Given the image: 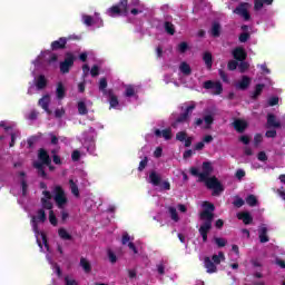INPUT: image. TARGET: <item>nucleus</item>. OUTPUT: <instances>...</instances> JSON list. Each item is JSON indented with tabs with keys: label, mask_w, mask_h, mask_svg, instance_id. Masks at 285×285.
Segmentation results:
<instances>
[{
	"label": "nucleus",
	"mask_w": 285,
	"mask_h": 285,
	"mask_svg": "<svg viewBox=\"0 0 285 285\" xmlns=\"http://www.w3.org/2000/svg\"><path fill=\"white\" fill-rule=\"evenodd\" d=\"M213 164L210 161L203 163V173H200V183L205 184L208 190H212L213 197H219L224 193V184L216 176L213 175Z\"/></svg>",
	"instance_id": "f257e3e1"
},
{
	"label": "nucleus",
	"mask_w": 285,
	"mask_h": 285,
	"mask_svg": "<svg viewBox=\"0 0 285 285\" xmlns=\"http://www.w3.org/2000/svg\"><path fill=\"white\" fill-rule=\"evenodd\" d=\"M203 207L205 208L200 214L199 218L203 224L200 225L198 233L203 237L204 244L208 242V233L213 230V220L215 219V204L210 202H204Z\"/></svg>",
	"instance_id": "f03ea898"
},
{
	"label": "nucleus",
	"mask_w": 285,
	"mask_h": 285,
	"mask_svg": "<svg viewBox=\"0 0 285 285\" xmlns=\"http://www.w3.org/2000/svg\"><path fill=\"white\" fill-rule=\"evenodd\" d=\"M224 259H226V256L224 255V252H219L218 255L214 254L210 257L206 256L204 258V266L207 271V273L213 274V273H217V266L218 264H222V262H224Z\"/></svg>",
	"instance_id": "7ed1b4c3"
},
{
	"label": "nucleus",
	"mask_w": 285,
	"mask_h": 285,
	"mask_svg": "<svg viewBox=\"0 0 285 285\" xmlns=\"http://www.w3.org/2000/svg\"><path fill=\"white\" fill-rule=\"evenodd\" d=\"M129 11L130 4H128V0H120L119 3L107 9V14L108 17H126Z\"/></svg>",
	"instance_id": "20e7f679"
},
{
	"label": "nucleus",
	"mask_w": 285,
	"mask_h": 285,
	"mask_svg": "<svg viewBox=\"0 0 285 285\" xmlns=\"http://www.w3.org/2000/svg\"><path fill=\"white\" fill-rule=\"evenodd\" d=\"M53 194H55L53 199L58 208H63L66 204H68V198L66 197V191L63 190V187L59 185L56 186L53 189Z\"/></svg>",
	"instance_id": "39448f33"
},
{
	"label": "nucleus",
	"mask_w": 285,
	"mask_h": 285,
	"mask_svg": "<svg viewBox=\"0 0 285 285\" xmlns=\"http://www.w3.org/2000/svg\"><path fill=\"white\" fill-rule=\"evenodd\" d=\"M75 66V55L72 52H67L65 56V60L60 62V72L61 75H68L70 72V68Z\"/></svg>",
	"instance_id": "423d86ee"
},
{
	"label": "nucleus",
	"mask_w": 285,
	"mask_h": 285,
	"mask_svg": "<svg viewBox=\"0 0 285 285\" xmlns=\"http://www.w3.org/2000/svg\"><path fill=\"white\" fill-rule=\"evenodd\" d=\"M203 88H205V90H215L214 95H222V92H224V86L220 81L215 82L213 80H207L204 82Z\"/></svg>",
	"instance_id": "0eeeda50"
},
{
	"label": "nucleus",
	"mask_w": 285,
	"mask_h": 285,
	"mask_svg": "<svg viewBox=\"0 0 285 285\" xmlns=\"http://www.w3.org/2000/svg\"><path fill=\"white\" fill-rule=\"evenodd\" d=\"M234 14H238V17H243L245 21H250V13L248 12V3L240 2L235 9Z\"/></svg>",
	"instance_id": "6e6552de"
},
{
	"label": "nucleus",
	"mask_w": 285,
	"mask_h": 285,
	"mask_svg": "<svg viewBox=\"0 0 285 285\" xmlns=\"http://www.w3.org/2000/svg\"><path fill=\"white\" fill-rule=\"evenodd\" d=\"M195 109V105H189L186 109L185 112L180 114L175 122L171 125L173 128H177V124H184L186 121H188V117H190V115H193V110Z\"/></svg>",
	"instance_id": "1a4fd4ad"
},
{
	"label": "nucleus",
	"mask_w": 285,
	"mask_h": 285,
	"mask_svg": "<svg viewBox=\"0 0 285 285\" xmlns=\"http://www.w3.org/2000/svg\"><path fill=\"white\" fill-rule=\"evenodd\" d=\"M46 210L38 209L37 216H32L31 224L33 226L35 233H39V225H37V222H41L42 224L46 222Z\"/></svg>",
	"instance_id": "9d476101"
},
{
	"label": "nucleus",
	"mask_w": 285,
	"mask_h": 285,
	"mask_svg": "<svg viewBox=\"0 0 285 285\" xmlns=\"http://www.w3.org/2000/svg\"><path fill=\"white\" fill-rule=\"evenodd\" d=\"M38 159L39 164H42L45 166H50L52 164V159L50 158V155L45 148H40L38 150Z\"/></svg>",
	"instance_id": "9b49d317"
},
{
	"label": "nucleus",
	"mask_w": 285,
	"mask_h": 285,
	"mask_svg": "<svg viewBox=\"0 0 285 285\" xmlns=\"http://www.w3.org/2000/svg\"><path fill=\"white\" fill-rule=\"evenodd\" d=\"M232 55L236 61H246V58L248 57V53H246V49L243 47H236L233 51Z\"/></svg>",
	"instance_id": "f8f14e48"
},
{
	"label": "nucleus",
	"mask_w": 285,
	"mask_h": 285,
	"mask_svg": "<svg viewBox=\"0 0 285 285\" xmlns=\"http://www.w3.org/2000/svg\"><path fill=\"white\" fill-rule=\"evenodd\" d=\"M68 45V39L66 37H60L58 40L51 42V50H66V46Z\"/></svg>",
	"instance_id": "ddd939ff"
},
{
	"label": "nucleus",
	"mask_w": 285,
	"mask_h": 285,
	"mask_svg": "<svg viewBox=\"0 0 285 285\" xmlns=\"http://www.w3.org/2000/svg\"><path fill=\"white\" fill-rule=\"evenodd\" d=\"M105 97H108L109 108H117L119 106V98L115 95V90L108 89V94Z\"/></svg>",
	"instance_id": "4468645a"
},
{
	"label": "nucleus",
	"mask_w": 285,
	"mask_h": 285,
	"mask_svg": "<svg viewBox=\"0 0 285 285\" xmlns=\"http://www.w3.org/2000/svg\"><path fill=\"white\" fill-rule=\"evenodd\" d=\"M267 128H282V122L275 114H267Z\"/></svg>",
	"instance_id": "2eb2a0df"
},
{
	"label": "nucleus",
	"mask_w": 285,
	"mask_h": 285,
	"mask_svg": "<svg viewBox=\"0 0 285 285\" xmlns=\"http://www.w3.org/2000/svg\"><path fill=\"white\" fill-rule=\"evenodd\" d=\"M237 219L243 222V224H245V226H250V224H253V215H250V212L238 213Z\"/></svg>",
	"instance_id": "dca6fc26"
},
{
	"label": "nucleus",
	"mask_w": 285,
	"mask_h": 285,
	"mask_svg": "<svg viewBox=\"0 0 285 285\" xmlns=\"http://www.w3.org/2000/svg\"><path fill=\"white\" fill-rule=\"evenodd\" d=\"M258 238L261 244H267V242H271V238L268 237V227H266V225H263L258 229Z\"/></svg>",
	"instance_id": "f3484780"
},
{
	"label": "nucleus",
	"mask_w": 285,
	"mask_h": 285,
	"mask_svg": "<svg viewBox=\"0 0 285 285\" xmlns=\"http://www.w3.org/2000/svg\"><path fill=\"white\" fill-rule=\"evenodd\" d=\"M46 165L39 163V161H35L33 163V168H36L37 173H38V177H42V179H48V174L46 173Z\"/></svg>",
	"instance_id": "a211bd4d"
},
{
	"label": "nucleus",
	"mask_w": 285,
	"mask_h": 285,
	"mask_svg": "<svg viewBox=\"0 0 285 285\" xmlns=\"http://www.w3.org/2000/svg\"><path fill=\"white\" fill-rule=\"evenodd\" d=\"M234 129L236 132H244V130H246V128H248V124L242 119H236L233 122Z\"/></svg>",
	"instance_id": "6ab92c4d"
},
{
	"label": "nucleus",
	"mask_w": 285,
	"mask_h": 285,
	"mask_svg": "<svg viewBox=\"0 0 285 285\" xmlns=\"http://www.w3.org/2000/svg\"><path fill=\"white\" fill-rule=\"evenodd\" d=\"M203 61L205 62L207 70H213V53L209 51L204 52Z\"/></svg>",
	"instance_id": "aec40b11"
},
{
	"label": "nucleus",
	"mask_w": 285,
	"mask_h": 285,
	"mask_svg": "<svg viewBox=\"0 0 285 285\" xmlns=\"http://www.w3.org/2000/svg\"><path fill=\"white\" fill-rule=\"evenodd\" d=\"M264 88H266V85L264 83H257L255 86V90L252 94V99L255 101L257 99H259V97L262 96V92H264Z\"/></svg>",
	"instance_id": "412c9836"
},
{
	"label": "nucleus",
	"mask_w": 285,
	"mask_h": 285,
	"mask_svg": "<svg viewBox=\"0 0 285 285\" xmlns=\"http://www.w3.org/2000/svg\"><path fill=\"white\" fill-rule=\"evenodd\" d=\"M250 86V78L248 76H243L242 80L237 83L239 90H247Z\"/></svg>",
	"instance_id": "4be33fe9"
},
{
	"label": "nucleus",
	"mask_w": 285,
	"mask_h": 285,
	"mask_svg": "<svg viewBox=\"0 0 285 285\" xmlns=\"http://www.w3.org/2000/svg\"><path fill=\"white\" fill-rule=\"evenodd\" d=\"M38 105L42 110H48L50 108V95H45L42 98L39 99Z\"/></svg>",
	"instance_id": "5701e85b"
},
{
	"label": "nucleus",
	"mask_w": 285,
	"mask_h": 285,
	"mask_svg": "<svg viewBox=\"0 0 285 285\" xmlns=\"http://www.w3.org/2000/svg\"><path fill=\"white\" fill-rule=\"evenodd\" d=\"M149 181L153 186H159V184H161V176H159L157 171H150Z\"/></svg>",
	"instance_id": "b1692460"
},
{
	"label": "nucleus",
	"mask_w": 285,
	"mask_h": 285,
	"mask_svg": "<svg viewBox=\"0 0 285 285\" xmlns=\"http://www.w3.org/2000/svg\"><path fill=\"white\" fill-rule=\"evenodd\" d=\"M265 6H273V0H254V10H262Z\"/></svg>",
	"instance_id": "393cba45"
},
{
	"label": "nucleus",
	"mask_w": 285,
	"mask_h": 285,
	"mask_svg": "<svg viewBox=\"0 0 285 285\" xmlns=\"http://www.w3.org/2000/svg\"><path fill=\"white\" fill-rule=\"evenodd\" d=\"M46 86H48V80L46 79V76L40 75L37 79L36 88H38V90H43Z\"/></svg>",
	"instance_id": "a878e982"
},
{
	"label": "nucleus",
	"mask_w": 285,
	"mask_h": 285,
	"mask_svg": "<svg viewBox=\"0 0 285 285\" xmlns=\"http://www.w3.org/2000/svg\"><path fill=\"white\" fill-rule=\"evenodd\" d=\"M56 95L58 99H63V97H66V87L63 86V82H58Z\"/></svg>",
	"instance_id": "bb28decb"
},
{
	"label": "nucleus",
	"mask_w": 285,
	"mask_h": 285,
	"mask_svg": "<svg viewBox=\"0 0 285 285\" xmlns=\"http://www.w3.org/2000/svg\"><path fill=\"white\" fill-rule=\"evenodd\" d=\"M222 35V24H219V22H214L212 24V37H220Z\"/></svg>",
	"instance_id": "cd10ccee"
},
{
	"label": "nucleus",
	"mask_w": 285,
	"mask_h": 285,
	"mask_svg": "<svg viewBox=\"0 0 285 285\" xmlns=\"http://www.w3.org/2000/svg\"><path fill=\"white\" fill-rule=\"evenodd\" d=\"M179 70L186 77H188L189 75L193 73V69L190 68V65H188V62H181L180 66H179Z\"/></svg>",
	"instance_id": "c85d7f7f"
},
{
	"label": "nucleus",
	"mask_w": 285,
	"mask_h": 285,
	"mask_svg": "<svg viewBox=\"0 0 285 285\" xmlns=\"http://www.w3.org/2000/svg\"><path fill=\"white\" fill-rule=\"evenodd\" d=\"M108 79L106 78H100L99 80V90L102 92V95H108Z\"/></svg>",
	"instance_id": "c756f323"
},
{
	"label": "nucleus",
	"mask_w": 285,
	"mask_h": 285,
	"mask_svg": "<svg viewBox=\"0 0 285 285\" xmlns=\"http://www.w3.org/2000/svg\"><path fill=\"white\" fill-rule=\"evenodd\" d=\"M80 266L85 273H90L92 271V265H90V262L83 257L80 258Z\"/></svg>",
	"instance_id": "7c9ffc66"
},
{
	"label": "nucleus",
	"mask_w": 285,
	"mask_h": 285,
	"mask_svg": "<svg viewBox=\"0 0 285 285\" xmlns=\"http://www.w3.org/2000/svg\"><path fill=\"white\" fill-rule=\"evenodd\" d=\"M58 235L60 239H65L66 242H70L72 239V235H70L66 228H60L58 230Z\"/></svg>",
	"instance_id": "2f4dec72"
},
{
	"label": "nucleus",
	"mask_w": 285,
	"mask_h": 285,
	"mask_svg": "<svg viewBox=\"0 0 285 285\" xmlns=\"http://www.w3.org/2000/svg\"><path fill=\"white\" fill-rule=\"evenodd\" d=\"M164 28H165V32H167V35H170L171 37H173V35H175V24H173V22L166 21L164 23Z\"/></svg>",
	"instance_id": "473e14b6"
},
{
	"label": "nucleus",
	"mask_w": 285,
	"mask_h": 285,
	"mask_svg": "<svg viewBox=\"0 0 285 285\" xmlns=\"http://www.w3.org/2000/svg\"><path fill=\"white\" fill-rule=\"evenodd\" d=\"M78 114L82 116L88 114V107L85 101H78Z\"/></svg>",
	"instance_id": "72a5a7b5"
},
{
	"label": "nucleus",
	"mask_w": 285,
	"mask_h": 285,
	"mask_svg": "<svg viewBox=\"0 0 285 285\" xmlns=\"http://www.w3.org/2000/svg\"><path fill=\"white\" fill-rule=\"evenodd\" d=\"M70 190L73 196L79 197V186L76 185L75 180H69Z\"/></svg>",
	"instance_id": "f704fd0d"
},
{
	"label": "nucleus",
	"mask_w": 285,
	"mask_h": 285,
	"mask_svg": "<svg viewBox=\"0 0 285 285\" xmlns=\"http://www.w3.org/2000/svg\"><path fill=\"white\" fill-rule=\"evenodd\" d=\"M168 213H169L173 222H179V214H177V208L168 207Z\"/></svg>",
	"instance_id": "c9c22d12"
},
{
	"label": "nucleus",
	"mask_w": 285,
	"mask_h": 285,
	"mask_svg": "<svg viewBox=\"0 0 285 285\" xmlns=\"http://www.w3.org/2000/svg\"><path fill=\"white\" fill-rule=\"evenodd\" d=\"M246 204L252 207L257 206V197L253 194L248 195L246 197Z\"/></svg>",
	"instance_id": "e433bc0d"
},
{
	"label": "nucleus",
	"mask_w": 285,
	"mask_h": 285,
	"mask_svg": "<svg viewBox=\"0 0 285 285\" xmlns=\"http://www.w3.org/2000/svg\"><path fill=\"white\" fill-rule=\"evenodd\" d=\"M204 121L206 124V128H210V126H213V124H215V117L213 115H205L204 116Z\"/></svg>",
	"instance_id": "4c0bfd02"
},
{
	"label": "nucleus",
	"mask_w": 285,
	"mask_h": 285,
	"mask_svg": "<svg viewBox=\"0 0 285 285\" xmlns=\"http://www.w3.org/2000/svg\"><path fill=\"white\" fill-rule=\"evenodd\" d=\"M161 136L164 137V139H166V141H170V139H173V129H164Z\"/></svg>",
	"instance_id": "58836bf2"
},
{
	"label": "nucleus",
	"mask_w": 285,
	"mask_h": 285,
	"mask_svg": "<svg viewBox=\"0 0 285 285\" xmlns=\"http://www.w3.org/2000/svg\"><path fill=\"white\" fill-rule=\"evenodd\" d=\"M39 141V136H31L28 138L27 144L28 148H35V145Z\"/></svg>",
	"instance_id": "ea45409f"
},
{
	"label": "nucleus",
	"mask_w": 285,
	"mask_h": 285,
	"mask_svg": "<svg viewBox=\"0 0 285 285\" xmlns=\"http://www.w3.org/2000/svg\"><path fill=\"white\" fill-rule=\"evenodd\" d=\"M214 242L218 246V248H224V246H226L227 244L226 238H222V237H215Z\"/></svg>",
	"instance_id": "a19ab883"
},
{
	"label": "nucleus",
	"mask_w": 285,
	"mask_h": 285,
	"mask_svg": "<svg viewBox=\"0 0 285 285\" xmlns=\"http://www.w3.org/2000/svg\"><path fill=\"white\" fill-rule=\"evenodd\" d=\"M218 75L222 81H224V83H230V80L228 79V73H226V71H224L223 69H219Z\"/></svg>",
	"instance_id": "79ce46f5"
},
{
	"label": "nucleus",
	"mask_w": 285,
	"mask_h": 285,
	"mask_svg": "<svg viewBox=\"0 0 285 285\" xmlns=\"http://www.w3.org/2000/svg\"><path fill=\"white\" fill-rule=\"evenodd\" d=\"M188 50V42L183 41L178 45V52H180V55L186 53Z\"/></svg>",
	"instance_id": "37998d69"
},
{
	"label": "nucleus",
	"mask_w": 285,
	"mask_h": 285,
	"mask_svg": "<svg viewBox=\"0 0 285 285\" xmlns=\"http://www.w3.org/2000/svg\"><path fill=\"white\" fill-rule=\"evenodd\" d=\"M126 97H135V87L132 85H128L125 90Z\"/></svg>",
	"instance_id": "c03bdc74"
},
{
	"label": "nucleus",
	"mask_w": 285,
	"mask_h": 285,
	"mask_svg": "<svg viewBox=\"0 0 285 285\" xmlns=\"http://www.w3.org/2000/svg\"><path fill=\"white\" fill-rule=\"evenodd\" d=\"M42 208L46 210H52V203L49 199L41 198Z\"/></svg>",
	"instance_id": "a18cd8bd"
},
{
	"label": "nucleus",
	"mask_w": 285,
	"mask_h": 285,
	"mask_svg": "<svg viewBox=\"0 0 285 285\" xmlns=\"http://www.w3.org/2000/svg\"><path fill=\"white\" fill-rule=\"evenodd\" d=\"M146 166H148V157L145 156V158L139 163L138 171L144 173Z\"/></svg>",
	"instance_id": "49530a36"
},
{
	"label": "nucleus",
	"mask_w": 285,
	"mask_h": 285,
	"mask_svg": "<svg viewBox=\"0 0 285 285\" xmlns=\"http://www.w3.org/2000/svg\"><path fill=\"white\" fill-rule=\"evenodd\" d=\"M49 222L51 226H57L58 224L57 216L55 215L53 210L49 212Z\"/></svg>",
	"instance_id": "de8ad7c7"
},
{
	"label": "nucleus",
	"mask_w": 285,
	"mask_h": 285,
	"mask_svg": "<svg viewBox=\"0 0 285 285\" xmlns=\"http://www.w3.org/2000/svg\"><path fill=\"white\" fill-rule=\"evenodd\" d=\"M248 39H250V33H248V32H243L238 37V40L240 43H246V41H248Z\"/></svg>",
	"instance_id": "09e8293b"
},
{
	"label": "nucleus",
	"mask_w": 285,
	"mask_h": 285,
	"mask_svg": "<svg viewBox=\"0 0 285 285\" xmlns=\"http://www.w3.org/2000/svg\"><path fill=\"white\" fill-rule=\"evenodd\" d=\"M244 204H245V202L239 196H236L235 200L233 202V205L235 206V208H242V206H244Z\"/></svg>",
	"instance_id": "8fccbe9b"
},
{
	"label": "nucleus",
	"mask_w": 285,
	"mask_h": 285,
	"mask_svg": "<svg viewBox=\"0 0 285 285\" xmlns=\"http://www.w3.org/2000/svg\"><path fill=\"white\" fill-rule=\"evenodd\" d=\"M188 138V134L186 131H179L176 134L177 141H185Z\"/></svg>",
	"instance_id": "3c124183"
},
{
	"label": "nucleus",
	"mask_w": 285,
	"mask_h": 285,
	"mask_svg": "<svg viewBox=\"0 0 285 285\" xmlns=\"http://www.w3.org/2000/svg\"><path fill=\"white\" fill-rule=\"evenodd\" d=\"M262 141H264V137L262 136V134H256L254 136V146L257 148V146H259Z\"/></svg>",
	"instance_id": "603ef678"
},
{
	"label": "nucleus",
	"mask_w": 285,
	"mask_h": 285,
	"mask_svg": "<svg viewBox=\"0 0 285 285\" xmlns=\"http://www.w3.org/2000/svg\"><path fill=\"white\" fill-rule=\"evenodd\" d=\"M235 177L236 179H238V181H242V179L246 177V171L244 169H237L235 173Z\"/></svg>",
	"instance_id": "864d4df0"
},
{
	"label": "nucleus",
	"mask_w": 285,
	"mask_h": 285,
	"mask_svg": "<svg viewBox=\"0 0 285 285\" xmlns=\"http://www.w3.org/2000/svg\"><path fill=\"white\" fill-rule=\"evenodd\" d=\"M189 171L190 175H193L194 177H198V181H202V173H199V169H197V167H191Z\"/></svg>",
	"instance_id": "5fc2aeb1"
},
{
	"label": "nucleus",
	"mask_w": 285,
	"mask_h": 285,
	"mask_svg": "<svg viewBox=\"0 0 285 285\" xmlns=\"http://www.w3.org/2000/svg\"><path fill=\"white\" fill-rule=\"evenodd\" d=\"M249 67L250 65H248V62L244 60L240 61V63L238 65L239 72H246V70H248Z\"/></svg>",
	"instance_id": "6e6d98bb"
},
{
	"label": "nucleus",
	"mask_w": 285,
	"mask_h": 285,
	"mask_svg": "<svg viewBox=\"0 0 285 285\" xmlns=\"http://www.w3.org/2000/svg\"><path fill=\"white\" fill-rule=\"evenodd\" d=\"M237 66H239V63L236 60H229L227 63V68L228 70H237Z\"/></svg>",
	"instance_id": "4d7b16f0"
},
{
	"label": "nucleus",
	"mask_w": 285,
	"mask_h": 285,
	"mask_svg": "<svg viewBox=\"0 0 285 285\" xmlns=\"http://www.w3.org/2000/svg\"><path fill=\"white\" fill-rule=\"evenodd\" d=\"M265 137H267L268 139H275V137H277V130L275 129L267 130L265 132Z\"/></svg>",
	"instance_id": "13d9d810"
},
{
	"label": "nucleus",
	"mask_w": 285,
	"mask_h": 285,
	"mask_svg": "<svg viewBox=\"0 0 285 285\" xmlns=\"http://www.w3.org/2000/svg\"><path fill=\"white\" fill-rule=\"evenodd\" d=\"M72 161H79L81 159V153L79 150H73L71 154Z\"/></svg>",
	"instance_id": "bf43d9fd"
},
{
	"label": "nucleus",
	"mask_w": 285,
	"mask_h": 285,
	"mask_svg": "<svg viewBox=\"0 0 285 285\" xmlns=\"http://www.w3.org/2000/svg\"><path fill=\"white\" fill-rule=\"evenodd\" d=\"M63 115H66V110L63 108L60 109H56L55 110V117L56 119H61V117H63Z\"/></svg>",
	"instance_id": "052dcab7"
},
{
	"label": "nucleus",
	"mask_w": 285,
	"mask_h": 285,
	"mask_svg": "<svg viewBox=\"0 0 285 285\" xmlns=\"http://www.w3.org/2000/svg\"><path fill=\"white\" fill-rule=\"evenodd\" d=\"M258 161H268V156H266V151H259L257 155Z\"/></svg>",
	"instance_id": "680f3d73"
},
{
	"label": "nucleus",
	"mask_w": 285,
	"mask_h": 285,
	"mask_svg": "<svg viewBox=\"0 0 285 285\" xmlns=\"http://www.w3.org/2000/svg\"><path fill=\"white\" fill-rule=\"evenodd\" d=\"M39 117V111L37 110H31L30 114L28 115V119L30 121H35Z\"/></svg>",
	"instance_id": "e2e57ef3"
},
{
	"label": "nucleus",
	"mask_w": 285,
	"mask_h": 285,
	"mask_svg": "<svg viewBox=\"0 0 285 285\" xmlns=\"http://www.w3.org/2000/svg\"><path fill=\"white\" fill-rule=\"evenodd\" d=\"M82 19H83L85 26H88V27L92 26V18H91V16L85 14V16H82Z\"/></svg>",
	"instance_id": "0e129e2a"
},
{
	"label": "nucleus",
	"mask_w": 285,
	"mask_h": 285,
	"mask_svg": "<svg viewBox=\"0 0 285 285\" xmlns=\"http://www.w3.org/2000/svg\"><path fill=\"white\" fill-rule=\"evenodd\" d=\"M91 77H99V66L94 65L91 70H90Z\"/></svg>",
	"instance_id": "69168bd1"
},
{
	"label": "nucleus",
	"mask_w": 285,
	"mask_h": 285,
	"mask_svg": "<svg viewBox=\"0 0 285 285\" xmlns=\"http://www.w3.org/2000/svg\"><path fill=\"white\" fill-rule=\"evenodd\" d=\"M108 257H109V262H110L111 264H117V255L114 254L112 250H109V252H108Z\"/></svg>",
	"instance_id": "338daca9"
},
{
	"label": "nucleus",
	"mask_w": 285,
	"mask_h": 285,
	"mask_svg": "<svg viewBox=\"0 0 285 285\" xmlns=\"http://www.w3.org/2000/svg\"><path fill=\"white\" fill-rule=\"evenodd\" d=\"M65 285H79V283H77L75 281V278H70L68 276L65 277Z\"/></svg>",
	"instance_id": "774afa93"
}]
</instances>
